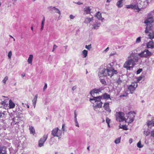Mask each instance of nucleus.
Instances as JSON below:
<instances>
[{"label":"nucleus","mask_w":154,"mask_h":154,"mask_svg":"<svg viewBox=\"0 0 154 154\" xmlns=\"http://www.w3.org/2000/svg\"><path fill=\"white\" fill-rule=\"evenodd\" d=\"M142 71V69H140L137 70V74H139L141 71Z\"/></svg>","instance_id":"nucleus-46"},{"label":"nucleus","mask_w":154,"mask_h":154,"mask_svg":"<svg viewBox=\"0 0 154 154\" xmlns=\"http://www.w3.org/2000/svg\"><path fill=\"white\" fill-rule=\"evenodd\" d=\"M148 33H149V35H148V38L151 40L152 39H153L154 38V31H152V32H149H149Z\"/></svg>","instance_id":"nucleus-17"},{"label":"nucleus","mask_w":154,"mask_h":154,"mask_svg":"<svg viewBox=\"0 0 154 154\" xmlns=\"http://www.w3.org/2000/svg\"><path fill=\"white\" fill-rule=\"evenodd\" d=\"M153 22V19L152 17L148 18L146 19L144 22V23L146 24V28L145 30L146 33H148L149 31L152 29L153 26L151 23Z\"/></svg>","instance_id":"nucleus-2"},{"label":"nucleus","mask_w":154,"mask_h":154,"mask_svg":"<svg viewBox=\"0 0 154 154\" xmlns=\"http://www.w3.org/2000/svg\"><path fill=\"white\" fill-rule=\"evenodd\" d=\"M126 8H127L136 10V11L137 12H139L142 9V8L137 4L134 5L131 4L130 5H126Z\"/></svg>","instance_id":"nucleus-6"},{"label":"nucleus","mask_w":154,"mask_h":154,"mask_svg":"<svg viewBox=\"0 0 154 154\" xmlns=\"http://www.w3.org/2000/svg\"><path fill=\"white\" fill-rule=\"evenodd\" d=\"M93 26V27L92 29H97L99 27V26L98 25V24H94Z\"/></svg>","instance_id":"nucleus-37"},{"label":"nucleus","mask_w":154,"mask_h":154,"mask_svg":"<svg viewBox=\"0 0 154 154\" xmlns=\"http://www.w3.org/2000/svg\"><path fill=\"white\" fill-rule=\"evenodd\" d=\"M136 114L134 112H130L128 114L127 118L126 119L125 122L128 123H131L134 120L135 116Z\"/></svg>","instance_id":"nucleus-5"},{"label":"nucleus","mask_w":154,"mask_h":154,"mask_svg":"<svg viewBox=\"0 0 154 154\" xmlns=\"http://www.w3.org/2000/svg\"><path fill=\"white\" fill-rule=\"evenodd\" d=\"M109 48L108 47H107L105 50V51L106 52L107 51H108L109 50Z\"/></svg>","instance_id":"nucleus-57"},{"label":"nucleus","mask_w":154,"mask_h":154,"mask_svg":"<svg viewBox=\"0 0 154 154\" xmlns=\"http://www.w3.org/2000/svg\"><path fill=\"white\" fill-rule=\"evenodd\" d=\"M121 138L120 137L116 139L115 141V143L116 144H118L120 143Z\"/></svg>","instance_id":"nucleus-32"},{"label":"nucleus","mask_w":154,"mask_h":154,"mask_svg":"<svg viewBox=\"0 0 154 154\" xmlns=\"http://www.w3.org/2000/svg\"><path fill=\"white\" fill-rule=\"evenodd\" d=\"M87 149L89 151V146H88L87 148Z\"/></svg>","instance_id":"nucleus-61"},{"label":"nucleus","mask_w":154,"mask_h":154,"mask_svg":"<svg viewBox=\"0 0 154 154\" xmlns=\"http://www.w3.org/2000/svg\"><path fill=\"white\" fill-rule=\"evenodd\" d=\"M8 76H6L5 78L3 80L2 82L4 84H5L6 83V81L8 80Z\"/></svg>","instance_id":"nucleus-34"},{"label":"nucleus","mask_w":154,"mask_h":154,"mask_svg":"<svg viewBox=\"0 0 154 154\" xmlns=\"http://www.w3.org/2000/svg\"><path fill=\"white\" fill-rule=\"evenodd\" d=\"M137 146L139 148H141L143 147V145L141 144V141H140L137 143Z\"/></svg>","instance_id":"nucleus-31"},{"label":"nucleus","mask_w":154,"mask_h":154,"mask_svg":"<svg viewBox=\"0 0 154 154\" xmlns=\"http://www.w3.org/2000/svg\"><path fill=\"white\" fill-rule=\"evenodd\" d=\"M48 137V134H44L42 137L41 138L38 142V146L41 147L44 145V144L47 140Z\"/></svg>","instance_id":"nucleus-10"},{"label":"nucleus","mask_w":154,"mask_h":154,"mask_svg":"<svg viewBox=\"0 0 154 154\" xmlns=\"http://www.w3.org/2000/svg\"><path fill=\"white\" fill-rule=\"evenodd\" d=\"M96 16L99 19L101 20L102 18L101 14L100 12H98L97 13Z\"/></svg>","instance_id":"nucleus-29"},{"label":"nucleus","mask_w":154,"mask_h":154,"mask_svg":"<svg viewBox=\"0 0 154 154\" xmlns=\"http://www.w3.org/2000/svg\"><path fill=\"white\" fill-rule=\"evenodd\" d=\"M13 40H14V41H15V39L13 38Z\"/></svg>","instance_id":"nucleus-64"},{"label":"nucleus","mask_w":154,"mask_h":154,"mask_svg":"<svg viewBox=\"0 0 154 154\" xmlns=\"http://www.w3.org/2000/svg\"><path fill=\"white\" fill-rule=\"evenodd\" d=\"M85 48L88 50H90L91 48V45H86L85 46Z\"/></svg>","instance_id":"nucleus-40"},{"label":"nucleus","mask_w":154,"mask_h":154,"mask_svg":"<svg viewBox=\"0 0 154 154\" xmlns=\"http://www.w3.org/2000/svg\"><path fill=\"white\" fill-rule=\"evenodd\" d=\"M47 83H45V85L43 88V91H45V90L46 89V88H47Z\"/></svg>","instance_id":"nucleus-48"},{"label":"nucleus","mask_w":154,"mask_h":154,"mask_svg":"<svg viewBox=\"0 0 154 154\" xmlns=\"http://www.w3.org/2000/svg\"><path fill=\"white\" fill-rule=\"evenodd\" d=\"M122 82V81L120 80V78H119L117 81L116 83L118 84V85L121 84Z\"/></svg>","instance_id":"nucleus-42"},{"label":"nucleus","mask_w":154,"mask_h":154,"mask_svg":"<svg viewBox=\"0 0 154 154\" xmlns=\"http://www.w3.org/2000/svg\"><path fill=\"white\" fill-rule=\"evenodd\" d=\"M141 41V38L140 37L137 38L136 39V42H139Z\"/></svg>","instance_id":"nucleus-45"},{"label":"nucleus","mask_w":154,"mask_h":154,"mask_svg":"<svg viewBox=\"0 0 154 154\" xmlns=\"http://www.w3.org/2000/svg\"><path fill=\"white\" fill-rule=\"evenodd\" d=\"M146 46L148 48H154V43L153 41H150L148 42Z\"/></svg>","instance_id":"nucleus-15"},{"label":"nucleus","mask_w":154,"mask_h":154,"mask_svg":"<svg viewBox=\"0 0 154 154\" xmlns=\"http://www.w3.org/2000/svg\"><path fill=\"white\" fill-rule=\"evenodd\" d=\"M31 30L32 31H33V27H32V26L31 27Z\"/></svg>","instance_id":"nucleus-60"},{"label":"nucleus","mask_w":154,"mask_h":154,"mask_svg":"<svg viewBox=\"0 0 154 154\" xmlns=\"http://www.w3.org/2000/svg\"><path fill=\"white\" fill-rule=\"evenodd\" d=\"M78 5H81L82 4V3L80 2H78L76 3Z\"/></svg>","instance_id":"nucleus-56"},{"label":"nucleus","mask_w":154,"mask_h":154,"mask_svg":"<svg viewBox=\"0 0 154 154\" xmlns=\"http://www.w3.org/2000/svg\"><path fill=\"white\" fill-rule=\"evenodd\" d=\"M100 81L102 84H104V85H105L106 84V82L104 79H100Z\"/></svg>","instance_id":"nucleus-41"},{"label":"nucleus","mask_w":154,"mask_h":154,"mask_svg":"<svg viewBox=\"0 0 154 154\" xmlns=\"http://www.w3.org/2000/svg\"><path fill=\"white\" fill-rule=\"evenodd\" d=\"M64 126H65V124H63L62 125V129L63 130V131H65V128H64Z\"/></svg>","instance_id":"nucleus-52"},{"label":"nucleus","mask_w":154,"mask_h":154,"mask_svg":"<svg viewBox=\"0 0 154 154\" xmlns=\"http://www.w3.org/2000/svg\"><path fill=\"white\" fill-rule=\"evenodd\" d=\"M93 19V17L91 18L87 17L85 19L84 22L88 24L90 23Z\"/></svg>","instance_id":"nucleus-22"},{"label":"nucleus","mask_w":154,"mask_h":154,"mask_svg":"<svg viewBox=\"0 0 154 154\" xmlns=\"http://www.w3.org/2000/svg\"><path fill=\"white\" fill-rule=\"evenodd\" d=\"M25 105H26L27 106V107L28 108H29V105L27 104H25Z\"/></svg>","instance_id":"nucleus-58"},{"label":"nucleus","mask_w":154,"mask_h":154,"mask_svg":"<svg viewBox=\"0 0 154 154\" xmlns=\"http://www.w3.org/2000/svg\"><path fill=\"white\" fill-rule=\"evenodd\" d=\"M4 114V113H2L0 112V118L2 116V114Z\"/></svg>","instance_id":"nucleus-59"},{"label":"nucleus","mask_w":154,"mask_h":154,"mask_svg":"<svg viewBox=\"0 0 154 154\" xmlns=\"http://www.w3.org/2000/svg\"><path fill=\"white\" fill-rule=\"evenodd\" d=\"M57 46L55 45H54L53 46L52 51H54V50L56 49V48H57Z\"/></svg>","instance_id":"nucleus-50"},{"label":"nucleus","mask_w":154,"mask_h":154,"mask_svg":"<svg viewBox=\"0 0 154 154\" xmlns=\"http://www.w3.org/2000/svg\"><path fill=\"white\" fill-rule=\"evenodd\" d=\"M37 97H38V95L36 94V95H35V97H34L33 99V100L32 101L33 105V106H34V108L35 107V105H36V104L37 100Z\"/></svg>","instance_id":"nucleus-21"},{"label":"nucleus","mask_w":154,"mask_h":154,"mask_svg":"<svg viewBox=\"0 0 154 154\" xmlns=\"http://www.w3.org/2000/svg\"><path fill=\"white\" fill-rule=\"evenodd\" d=\"M62 131L59 130L58 128H56L53 130L51 134L54 137H59L61 135Z\"/></svg>","instance_id":"nucleus-7"},{"label":"nucleus","mask_w":154,"mask_h":154,"mask_svg":"<svg viewBox=\"0 0 154 154\" xmlns=\"http://www.w3.org/2000/svg\"><path fill=\"white\" fill-rule=\"evenodd\" d=\"M12 55V53L11 51H9L8 54V58L10 59H11V57Z\"/></svg>","instance_id":"nucleus-35"},{"label":"nucleus","mask_w":154,"mask_h":154,"mask_svg":"<svg viewBox=\"0 0 154 154\" xmlns=\"http://www.w3.org/2000/svg\"><path fill=\"white\" fill-rule=\"evenodd\" d=\"M102 76L108 75L110 77H112L114 74H117V70L111 67L108 68L106 69H104L102 72Z\"/></svg>","instance_id":"nucleus-1"},{"label":"nucleus","mask_w":154,"mask_h":154,"mask_svg":"<svg viewBox=\"0 0 154 154\" xmlns=\"http://www.w3.org/2000/svg\"><path fill=\"white\" fill-rule=\"evenodd\" d=\"M74 115H75V117H74V119H75V120L76 121V119H77V114H76V111L75 110V111H74Z\"/></svg>","instance_id":"nucleus-49"},{"label":"nucleus","mask_w":154,"mask_h":154,"mask_svg":"<svg viewBox=\"0 0 154 154\" xmlns=\"http://www.w3.org/2000/svg\"><path fill=\"white\" fill-rule=\"evenodd\" d=\"M103 98L104 99L108 100L109 99H110V95L109 94H108L106 93H105L103 94Z\"/></svg>","instance_id":"nucleus-25"},{"label":"nucleus","mask_w":154,"mask_h":154,"mask_svg":"<svg viewBox=\"0 0 154 154\" xmlns=\"http://www.w3.org/2000/svg\"><path fill=\"white\" fill-rule=\"evenodd\" d=\"M45 17H43V19L41 23V30H42L44 28V25L45 23Z\"/></svg>","instance_id":"nucleus-28"},{"label":"nucleus","mask_w":154,"mask_h":154,"mask_svg":"<svg viewBox=\"0 0 154 154\" xmlns=\"http://www.w3.org/2000/svg\"><path fill=\"white\" fill-rule=\"evenodd\" d=\"M76 86H74L72 88V90L74 91L76 89Z\"/></svg>","instance_id":"nucleus-54"},{"label":"nucleus","mask_w":154,"mask_h":154,"mask_svg":"<svg viewBox=\"0 0 154 154\" xmlns=\"http://www.w3.org/2000/svg\"><path fill=\"white\" fill-rule=\"evenodd\" d=\"M21 76L22 77H24L26 75V73H23L21 74Z\"/></svg>","instance_id":"nucleus-53"},{"label":"nucleus","mask_w":154,"mask_h":154,"mask_svg":"<svg viewBox=\"0 0 154 154\" xmlns=\"http://www.w3.org/2000/svg\"><path fill=\"white\" fill-rule=\"evenodd\" d=\"M4 148H6L5 147H0V154H2L3 152Z\"/></svg>","instance_id":"nucleus-36"},{"label":"nucleus","mask_w":154,"mask_h":154,"mask_svg":"<svg viewBox=\"0 0 154 154\" xmlns=\"http://www.w3.org/2000/svg\"><path fill=\"white\" fill-rule=\"evenodd\" d=\"M91 9L90 7H87L84 9V11L86 14H89L90 13Z\"/></svg>","instance_id":"nucleus-27"},{"label":"nucleus","mask_w":154,"mask_h":154,"mask_svg":"<svg viewBox=\"0 0 154 154\" xmlns=\"http://www.w3.org/2000/svg\"><path fill=\"white\" fill-rule=\"evenodd\" d=\"M116 120L119 122L125 121L126 118L125 116V114L122 112H116Z\"/></svg>","instance_id":"nucleus-4"},{"label":"nucleus","mask_w":154,"mask_h":154,"mask_svg":"<svg viewBox=\"0 0 154 154\" xmlns=\"http://www.w3.org/2000/svg\"><path fill=\"white\" fill-rule=\"evenodd\" d=\"M144 134L146 136H147L150 134V132L149 130H145L144 131Z\"/></svg>","instance_id":"nucleus-30"},{"label":"nucleus","mask_w":154,"mask_h":154,"mask_svg":"<svg viewBox=\"0 0 154 154\" xmlns=\"http://www.w3.org/2000/svg\"><path fill=\"white\" fill-rule=\"evenodd\" d=\"M135 62L133 59H129L125 62L123 65V67L127 70H129L133 68Z\"/></svg>","instance_id":"nucleus-3"},{"label":"nucleus","mask_w":154,"mask_h":154,"mask_svg":"<svg viewBox=\"0 0 154 154\" xmlns=\"http://www.w3.org/2000/svg\"><path fill=\"white\" fill-rule=\"evenodd\" d=\"M15 104L12 102L11 100H10L9 101V108L10 109H12L15 107Z\"/></svg>","instance_id":"nucleus-20"},{"label":"nucleus","mask_w":154,"mask_h":154,"mask_svg":"<svg viewBox=\"0 0 154 154\" xmlns=\"http://www.w3.org/2000/svg\"><path fill=\"white\" fill-rule=\"evenodd\" d=\"M110 121V120L108 118H106V122L108 126L109 127V122Z\"/></svg>","instance_id":"nucleus-33"},{"label":"nucleus","mask_w":154,"mask_h":154,"mask_svg":"<svg viewBox=\"0 0 154 154\" xmlns=\"http://www.w3.org/2000/svg\"><path fill=\"white\" fill-rule=\"evenodd\" d=\"M151 54V53L148 50L145 49L141 53H139L138 55L140 57H147Z\"/></svg>","instance_id":"nucleus-8"},{"label":"nucleus","mask_w":154,"mask_h":154,"mask_svg":"<svg viewBox=\"0 0 154 154\" xmlns=\"http://www.w3.org/2000/svg\"><path fill=\"white\" fill-rule=\"evenodd\" d=\"M137 83L136 82H133L128 86V91H129L131 94L133 93L136 88L137 87Z\"/></svg>","instance_id":"nucleus-9"},{"label":"nucleus","mask_w":154,"mask_h":154,"mask_svg":"<svg viewBox=\"0 0 154 154\" xmlns=\"http://www.w3.org/2000/svg\"><path fill=\"white\" fill-rule=\"evenodd\" d=\"M151 136L152 137H154V129L153 130L151 133Z\"/></svg>","instance_id":"nucleus-43"},{"label":"nucleus","mask_w":154,"mask_h":154,"mask_svg":"<svg viewBox=\"0 0 154 154\" xmlns=\"http://www.w3.org/2000/svg\"><path fill=\"white\" fill-rule=\"evenodd\" d=\"M87 54L88 51L86 50H84L82 52V54L83 56V58H85L87 56Z\"/></svg>","instance_id":"nucleus-26"},{"label":"nucleus","mask_w":154,"mask_h":154,"mask_svg":"<svg viewBox=\"0 0 154 154\" xmlns=\"http://www.w3.org/2000/svg\"><path fill=\"white\" fill-rule=\"evenodd\" d=\"M120 128H122L124 130H127L128 128L125 125H123L122 127H120Z\"/></svg>","instance_id":"nucleus-39"},{"label":"nucleus","mask_w":154,"mask_h":154,"mask_svg":"<svg viewBox=\"0 0 154 154\" xmlns=\"http://www.w3.org/2000/svg\"><path fill=\"white\" fill-rule=\"evenodd\" d=\"M75 16L72 15H70L69 16V17L71 19H73L75 18Z\"/></svg>","instance_id":"nucleus-51"},{"label":"nucleus","mask_w":154,"mask_h":154,"mask_svg":"<svg viewBox=\"0 0 154 154\" xmlns=\"http://www.w3.org/2000/svg\"><path fill=\"white\" fill-rule=\"evenodd\" d=\"M97 104L94 106V107L95 108H101L102 106L103 103L101 101L96 103Z\"/></svg>","instance_id":"nucleus-18"},{"label":"nucleus","mask_w":154,"mask_h":154,"mask_svg":"<svg viewBox=\"0 0 154 154\" xmlns=\"http://www.w3.org/2000/svg\"><path fill=\"white\" fill-rule=\"evenodd\" d=\"M144 77V76H141L137 78V81L138 82H139V81L141 80L142 78Z\"/></svg>","instance_id":"nucleus-38"},{"label":"nucleus","mask_w":154,"mask_h":154,"mask_svg":"<svg viewBox=\"0 0 154 154\" xmlns=\"http://www.w3.org/2000/svg\"><path fill=\"white\" fill-rule=\"evenodd\" d=\"M29 129L31 134H32L33 135L35 134V131L33 127L29 126Z\"/></svg>","instance_id":"nucleus-19"},{"label":"nucleus","mask_w":154,"mask_h":154,"mask_svg":"<svg viewBox=\"0 0 154 154\" xmlns=\"http://www.w3.org/2000/svg\"><path fill=\"white\" fill-rule=\"evenodd\" d=\"M147 125L149 128H151L154 126V121H148L147 122Z\"/></svg>","instance_id":"nucleus-16"},{"label":"nucleus","mask_w":154,"mask_h":154,"mask_svg":"<svg viewBox=\"0 0 154 154\" xmlns=\"http://www.w3.org/2000/svg\"><path fill=\"white\" fill-rule=\"evenodd\" d=\"M75 126H76L79 127V125L78 123V122H77V119H76V121L75 120Z\"/></svg>","instance_id":"nucleus-47"},{"label":"nucleus","mask_w":154,"mask_h":154,"mask_svg":"<svg viewBox=\"0 0 154 154\" xmlns=\"http://www.w3.org/2000/svg\"><path fill=\"white\" fill-rule=\"evenodd\" d=\"M49 9L51 12H57L60 15H61V14L59 10L56 8L55 7L50 6L49 7Z\"/></svg>","instance_id":"nucleus-12"},{"label":"nucleus","mask_w":154,"mask_h":154,"mask_svg":"<svg viewBox=\"0 0 154 154\" xmlns=\"http://www.w3.org/2000/svg\"><path fill=\"white\" fill-rule=\"evenodd\" d=\"M100 92V89H95L91 91L90 92V93L91 95L93 97V95H94V94L99 93Z\"/></svg>","instance_id":"nucleus-14"},{"label":"nucleus","mask_w":154,"mask_h":154,"mask_svg":"<svg viewBox=\"0 0 154 154\" xmlns=\"http://www.w3.org/2000/svg\"><path fill=\"white\" fill-rule=\"evenodd\" d=\"M33 59V55L32 54H30L29 56V57L28 58L27 60V62L29 63L32 64V62Z\"/></svg>","instance_id":"nucleus-24"},{"label":"nucleus","mask_w":154,"mask_h":154,"mask_svg":"<svg viewBox=\"0 0 154 154\" xmlns=\"http://www.w3.org/2000/svg\"><path fill=\"white\" fill-rule=\"evenodd\" d=\"M103 108L104 110L110 113L111 110L110 109L109 103L108 102L105 103L103 106Z\"/></svg>","instance_id":"nucleus-13"},{"label":"nucleus","mask_w":154,"mask_h":154,"mask_svg":"<svg viewBox=\"0 0 154 154\" xmlns=\"http://www.w3.org/2000/svg\"><path fill=\"white\" fill-rule=\"evenodd\" d=\"M9 36L12 38H13V37L11 35H9Z\"/></svg>","instance_id":"nucleus-62"},{"label":"nucleus","mask_w":154,"mask_h":154,"mask_svg":"<svg viewBox=\"0 0 154 154\" xmlns=\"http://www.w3.org/2000/svg\"><path fill=\"white\" fill-rule=\"evenodd\" d=\"M110 2V1H109V0H107V2Z\"/></svg>","instance_id":"nucleus-63"},{"label":"nucleus","mask_w":154,"mask_h":154,"mask_svg":"<svg viewBox=\"0 0 154 154\" xmlns=\"http://www.w3.org/2000/svg\"><path fill=\"white\" fill-rule=\"evenodd\" d=\"M6 149H7L6 148H4V149L3 150V152L2 153V154H7Z\"/></svg>","instance_id":"nucleus-44"},{"label":"nucleus","mask_w":154,"mask_h":154,"mask_svg":"<svg viewBox=\"0 0 154 154\" xmlns=\"http://www.w3.org/2000/svg\"><path fill=\"white\" fill-rule=\"evenodd\" d=\"M123 1V0H119L116 3V5L118 7H121L122 6Z\"/></svg>","instance_id":"nucleus-23"},{"label":"nucleus","mask_w":154,"mask_h":154,"mask_svg":"<svg viewBox=\"0 0 154 154\" xmlns=\"http://www.w3.org/2000/svg\"><path fill=\"white\" fill-rule=\"evenodd\" d=\"M102 99V97L99 96L98 97H93L92 98H90V101L92 103H97L101 101V99Z\"/></svg>","instance_id":"nucleus-11"},{"label":"nucleus","mask_w":154,"mask_h":154,"mask_svg":"<svg viewBox=\"0 0 154 154\" xmlns=\"http://www.w3.org/2000/svg\"><path fill=\"white\" fill-rule=\"evenodd\" d=\"M132 142V139H130L129 140V143H131Z\"/></svg>","instance_id":"nucleus-55"}]
</instances>
